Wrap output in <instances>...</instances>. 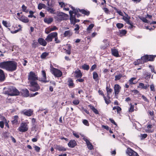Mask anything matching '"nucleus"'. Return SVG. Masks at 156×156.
Here are the masks:
<instances>
[{
    "label": "nucleus",
    "mask_w": 156,
    "mask_h": 156,
    "mask_svg": "<svg viewBox=\"0 0 156 156\" xmlns=\"http://www.w3.org/2000/svg\"><path fill=\"white\" fill-rule=\"evenodd\" d=\"M30 84V90L32 91H35L38 90L40 89V87L36 81L29 83Z\"/></svg>",
    "instance_id": "0eeeda50"
},
{
    "label": "nucleus",
    "mask_w": 156,
    "mask_h": 156,
    "mask_svg": "<svg viewBox=\"0 0 156 156\" xmlns=\"http://www.w3.org/2000/svg\"><path fill=\"white\" fill-rule=\"evenodd\" d=\"M126 16H123L122 19L126 22L128 24H130V22L129 21L130 17L128 16L127 15H126Z\"/></svg>",
    "instance_id": "a878e982"
},
{
    "label": "nucleus",
    "mask_w": 156,
    "mask_h": 156,
    "mask_svg": "<svg viewBox=\"0 0 156 156\" xmlns=\"http://www.w3.org/2000/svg\"><path fill=\"white\" fill-rule=\"evenodd\" d=\"M22 9L23 11V12L27 13L29 12V9H27V7L25 6L24 5H22Z\"/></svg>",
    "instance_id": "72a5a7b5"
},
{
    "label": "nucleus",
    "mask_w": 156,
    "mask_h": 156,
    "mask_svg": "<svg viewBox=\"0 0 156 156\" xmlns=\"http://www.w3.org/2000/svg\"><path fill=\"white\" fill-rule=\"evenodd\" d=\"M73 11H70L69 13L70 15V20L71 23L74 24L80 21L79 20H76V17L78 18L81 15L79 12H80L82 14L87 16H88L90 14V12L89 11L84 9H75L73 7H72Z\"/></svg>",
    "instance_id": "f257e3e1"
},
{
    "label": "nucleus",
    "mask_w": 156,
    "mask_h": 156,
    "mask_svg": "<svg viewBox=\"0 0 156 156\" xmlns=\"http://www.w3.org/2000/svg\"><path fill=\"white\" fill-rule=\"evenodd\" d=\"M45 7V5L44 4L40 3L38 5V8L39 9H41L42 8H44Z\"/></svg>",
    "instance_id": "37998d69"
},
{
    "label": "nucleus",
    "mask_w": 156,
    "mask_h": 156,
    "mask_svg": "<svg viewBox=\"0 0 156 156\" xmlns=\"http://www.w3.org/2000/svg\"><path fill=\"white\" fill-rule=\"evenodd\" d=\"M145 75H146L145 76L146 79H148L150 78L151 76V74L150 73L147 72L146 73Z\"/></svg>",
    "instance_id": "6e6d98bb"
},
{
    "label": "nucleus",
    "mask_w": 156,
    "mask_h": 156,
    "mask_svg": "<svg viewBox=\"0 0 156 156\" xmlns=\"http://www.w3.org/2000/svg\"><path fill=\"white\" fill-rule=\"evenodd\" d=\"M122 77V75L120 74L115 76V80H120L121 78Z\"/></svg>",
    "instance_id": "09e8293b"
},
{
    "label": "nucleus",
    "mask_w": 156,
    "mask_h": 156,
    "mask_svg": "<svg viewBox=\"0 0 156 156\" xmlns=\"http://www.w3.org/2000/svg\"><path fill=\"white\" fill-rule=\"evenodd\" d=\"M83 140L86 142L87 145V147L89 149L91 150L93 148V147L89 140L86 138L84 137L83 138Z\"/></svg>",
    "instance_id": "2eb2a0df"
},
{
    "label": "nucleus",
    "mask_w": 156,
    "mask_h": 156,
    "mask_svg": "<svg viewBox=\"0 0 156 156\" xmlns=\"http://www.w3.org/2000/svg\"><path fill=\"white\" fill-rule=\"evenodd\" d=\"M19 20L24 23H27L29 22L27 18L23 15H22L21 17H19Z\"/></svg>",
    "instance_id": "a211bd4d"
},
{
    "label": "nucleus",
    "mask_w": 156,
    "mask_h": 156,
    "mask_svg": "<svg viewBox=\"0 0 156 156\" xmlns=\"http://www.w3.org/2000/svg\"><path fill=\"white\" fill-rule=\"evenodd\" d=\"M22 112L23 114L26 115L28 116H30L32 115L33 111L30 109L28 110H24L22 111Z\"/></svg>",
    "instance_id": "4468645a"
},
{
    "label": "nucleus",
    "mask_w": 156,
    "mask_h": 156,
    "mask_svg": "<svg viewBox=\"0 0 156 156\" xmlns=\"http://www.w3.org/2000/svg\"><path fill=\"white\" fill-rule=\"evenodd\" d=\"M82 111L83 112H84L88 114H90L89 112L87 109H84L83 108H82Z\"/></svg>",
    "instance_id": "774afa93"
},
{
    "label": "nucleus",
    "mask_w": 156,
    "mask_h": 156,
    "mask_svg": "<svg viewBox=\"0 0 156 156\" xmlns=\"http://www.w3.org/2000/svg\"><path fill=\"white\" fill-rule=\"evenodd\" d=\"M69 7H71L72 9V7H73L71 6L70 5L66 4V5H65L63 7V9L64 10H65L66 11H68L69 10Z\"/></svg>",
    "instance_id": "a19ab883"
},
{
    "label": "nucleus",
    "mask_w": 156,
    "mask_h": 156,
    "mask_svg": "<svg viewBox=\"0 0 156 156\" xmlns=\"http://www.w3.org/2000/svg\"><path fill=\"white\" fill-rule=\"evenodd\" d=\"M136 78L135 77H132L129 80V83L130 84H134L135 83L133 82L134 80L136 79Z\"/></svg>",
    "instance_id": "49530a36"
},
{
    "label": "nucleus",
    "mask_w": 156,
    "mask_h": 156,
    "mask_svg": "<svg viewBox=\"0 0 156 156\" xmlns=\"http://www.w3.org/2000/svg\"><path fill=\"white\" fill-rule=\"evenodd\" d=\"M116 12L118 13L119 15L121 16H123V13L120 10H119L117 9H116Z\"/></svg>",
    "instance_id": "052dcab7"
},
{
    "label": "nucleus",
    "mask_w": 156,
    "mask_h": 156,
    "mask_svg": "<svg viewBox=\"0 0 156 156\" xmlns=\"http://www.w3.org/2000/svg\"><path fill=\"white\" fill-rule=\"evenodd\" d=\"M93 79L95 81H97L98 80V73L96 72H94L93 73Z\"/></svg>",
    "instance_id": "7c9ffc66"
},
{
    "label": "nucleus",
    "mask_w": 156,
    "mask_h": 156,
    "mask_svg": "<svg viewBox=\"0 0 156 156\" xmlns=\"http://www.w3.org/2000/svg\"><path fill=\"white\" fill-rule=\"evenodd\" d=\"M58 34L56 32V35L54 37L56 43H59L60 42V41L58 39Z\"/></svg>",
    "instance_id": "5fc2aeb1"
},
{
    "label": "nucleus",
    "mask_w": 156,
    "mask_h": 156,
    "mask_svg": "<svg viewBox=\"0 0 156 156\" xmlns=\"http://www.w3.org/2000/svg\"><path fill=\"white\" fill-rule=\"evenodd\" d=\"M112 54L114 56L116 57H119L118 51L116 49H112Z\"/></svg>",
    "instance_id": "bb28decb"
},
{
    "label": "nucleus",
    "mask_w": 156,
    "mask_h": 156,
    "mask_svg": "<svg viewBox=\"0 0 156 156\" xmlns=\"http://www.w3.org/2000/svg\"><path fill=\"white\" fill-rule=\"evenodd\" d=\"M75 27L74 30L75 31V33L76 34H78L79 31L78 30L80 29L79 26L78 25L76 24L75 25Z\"/></svg>",
    "instance_id": "79ce46f5"
},
{
    "label": "nucleus",
    "mask_w": 156,
    "mask_h": 156,
    "mask_svg": "<svg viewBox=\"0 0 156 156\" xmlns=\"http://www.w3.org/2000/svg\"><path fill=\"white\" fill-rule=\"evenodd\" d=\"M149 86L148 84L145 85L143 83H140L138 86V87L147 90Z\"/></svg>",
    "instance_id": "aec40b11"
},
{
    "label": "nucleus",
    "mask_w": 156,
    "mask_h": 156,
    "mask_svg": "<svg viewBox=\"0 0 156 156\" xmlns=\"http://www.w3.org/2000/svg\"><path fill=\"white\" fill-rule=\"evenodd\" d=\"M13 119L12 121V124H16L18 122V116L17 115H15L13 117Z\"/></svg>",
    "instance_id": "2f4dec72"
},
{
    "label": "nucleus",
    "mask_w": 156,
    "mask_h": 156,
    "mask_svg": "<svg viewBox=\"0 0 156 156\" xmlns=\"http://www.w3.org/2000/svg\"><path fill=\"white\" fill-rule=\"evenodd\" d=\"M141 20L144 23H150V21L148 20L146 18L143 17L141 19Z\"/></svg>",
    "instance_id": "4d7b16f0"
},
{
    "label": "nucleus",
    "mask_w": 156,
    "mask_h": 156,
    "mask_svg": "<svg viewBox=\"0 0 156 156\" xmlns=\"http://www.w3.org/2000/svg\"><path fill=\"white\" fill-rule=\"evenodd\" d=\"M28 129V126L27 122H22L20 124V126L18 130L20 132H25L27 131Z\"/></svg>",
    "instance_id": "423d86ee"
},
{
    "label": "nucleus",
    "mask_w": 156,
    "mask_h": 156,
    "mask_svg": "<svg viewBox=\"0 0 156 156\" xmlns=\"http://www.w3.org/2000/svg\"><path fill=\"white\" fill-rule=\"evenodd\" d=\"M76 144V142L74 140H70L68 144L69 147L71 148L74 147Z\"/></svg>",
    "instance_id": "4be33fe9"
},
{
    "label": "nucleus",
    "mask_w": 156,
    "mask_h": 156,
    "mask_svg": "<svg viewBox=\"0 0 156 156\" xmlns=\"http://www.w3.org/2000/svg\"><path fill=\"white\" fill-rule=\"evenodd\" d=\"M152 128V125L151 124H149L147 126V128L145 129L146 132L147 133H152L153 131V130H151V129Z\"/></svg>",
    "instance_id": "b1692460"
},
{
    "label": "nucleus",
    "mask_w": 156,
    "mask_h": 156,
    "mask_svg": "<svg viewBox=\"0 0 156 156\" xmlns=\"http://www.w3.org/2000/svg\"><path fill=\"white\" fill-rule=\"evenodd\" d=\"M94 27V24H91L89 25L87 28V31L88 33H90L91 31V29Z\"/></svg>",
    "instance_id": "f704fd0d"
},
{
    "label": "nucleus",
    "mask_w": 156,
    "mask_h": 156,
    "mask_svg": "<svg viewBox=\"0 0 156 156\" xmlns=\"http://www.w3.org/2000/svg\"><path fill=\"white\" fill-rule=\"evenodd\" d=\"M148 61L147 55L142 56L140 59H139L134 62L135 65H137L140 64H143Z\"/></svg>",
    "instance_id": "39448f33"
},
{
    "label": "nucleus",
    "mask_w": 156,
    "mask_h": 156,
    "mask_svg": "<svg viewBox=\"0 0 156 156\" xmlns=\"http://www.w3.org/2000/svg\"><path fill=\"white\" fill-rule=\"evenodd\" d=\"M147 134H140L139 136L141 140H143L146 138L147 136Z\"/></svg>",
    "instance_id": "4c0bfd02"
},
{
    "label": "nucleus",
    "mask_w": 156,
    "mask_h": 156,
    "mask_svg": "<svg viewBox=\"0 0 156 156\" xmlns=\"http://www.w3.org/2000/svg\"><path fill=\"white\" fill-rule=\"evenodd\" d=\"M117 27L119 29H120L123 27V24L121 23H117L116 25Z\"/></svg>",
    "instance_id": "3c124183"
},
{
    "label": "nucleus",
    "mask_w": 156,
    "mask_h": 156,
    "mask_svg": "<svg viewBox=\"0 0 156 156\" xmlns=\"http://www.w3.org/2000/svg\"><path fill=\"white\" fill-rule=\"evenodd\" d=\"M68 17V15L62 12H59L57 16V18L60 21L67 20Z\"/></svg>",
    "instance_id": "1a4fd4ad"
},
{
    "label": "nucleus",
    "mask_w": 156,
    "mask_h": 156,
    "mask_svg": "<svg viewBox=\"0 0 156 156\" xmlns=\"http://www.w3.org/2000/svg\"><path fill=\"white\" fill-rule=\"evenodd\" d=\"M73 104L75 105H77L79 103V101L78 100H74L73 102Z\"/></svg>",
    "instance_id": "bf43d9fd"
},
{
    "label": "nucleus",
    "mask_w": 156,
    "mask_h": 156,
    "mask_svg": "<svg viewBox=\"0 0 156 156\" xmlns=\"http://www.w3.org/2000/svg\"><path fill=\"white\" fill-rule=\"evenodd\" d=\"M116 110L118 113H120L121 110V108L119 106H115L113 108V110Z\"/></svg>",
    "instance_id": "ea45409f"
},
{
    "label": "nucleus",
    "mask_w": 156,
    "mask_h": 156,
    "mask_svg": "<svg viewBox=\"0 0 156 156\" xmlns=\"http://www.w3.org/2000/svg\"><path fill=\"white\" fill-rule=\"evenodd\" d=\"M34 147L35 148V150L37 152H39L40 149V148L39 147L35 146Z\"/></svg>",
    "instance_id": "13d9d810"
},
{
    "label": "nucleus",
    "mask_w": 156,
    "mask_h": 156,
    "mask_svg": "<svg viewBox=\"0 0 156 156\" xmlns=\"http://www.w3.org/2000/svg\"><path fill=\"white\" fill-rule=\"evenodd\" d=\"M7 94L11 96H16L19 94V92L16 88L10 87L7 91Z\"/></svg>",
    "instance_id": "7ed1b4c3"
},
{
    "label": "nucleus",
    "mask_w": 156,
    "mask_h": 156,
    "mask_svg": "<svg viewBox=\"0 0 156 156\" xmlns=\"http://www.w3.org/2000/svg\"><path fill=\"white\" fill-rule=\"evenodd\" d=\"M56 148L59 151H66V149L62 146H58Z\"/></svg>",
    "instance_id": "e433bc0d"
},
{
    "label": "nucleus",
    "mask_w": 156,
    "mask_h": 156,
    "mask_svg": "<svg viewBox=\"0 0 156 156\" xmlns=\"http://www.w3.org/2000/svg\"><path fill=\"white\" fill-rule=\"evenodd\" d=\"M72 34L73 33L70 30H67L65 32L64 34V35L65 37L67 36H70L72 35Z\"/></svg>",
    "instance_id": "cd10ccee"
},
{
    "label": "nucleus",
    "mask_w": 156,
    "mask_h": 156,
    "mask_svg": "<svg viewBox=\"0 0 156 156\" xmlns=\"http://www.w3.org/2000/svg\"><path fill=\"white\" fill-rule=\"evenodd\" d=\"M82 68L83 69L87 70L89 69V66L88 65L84 64L82 65Z\"/></svg>",
    "instance_id": "c03bdc74"
},
{
    "label": "nucleus",
    "mask_w": 156,
    "mask_h": 156,
    "mask_svg": "<svg viewBox=\"0 0 156 156\" xmlns=\"http://www.w3.org/2000/svg\"><path fill=\"white\" fill-rule=\"evenodd\" d=\"M134 111V106L130 104V107L129 109V111L130 112H132Z\"/></svg>",
    "instance_id": "864d4df0"
},
{
    "label": "nucleus",
    "mask_w": 156,
    "mask_h": 156,
    "mask_svg": "<svg viewBox=\"0 0 156 156\" xmlns=\"http://www.w3.org/2000/svg\"><path fill=\"white\" fill-rule=\"evenodd\" d=\"M23 96L25 97H28L29 95V92L27 89L24 90L23 91Z\"/></svg>",
    "instance_id": "473e14b6"
},
{
    "label": "nucleus",
    "mask_w": 156,
    "mask_h": 156,
    "mask_svg": "<svg viewBox=\"0 0 156 156\" xmlns=\"http://www.w3.org/2000/svg\"><path fill=\"white\" fill-rule=\"evenodd\" d=\"M148 61H152L154 58L155 56L153 55H147Z\"/></svg>",
    "instance_id": "a18cd8bd"
},
{
    "label": "nucleus",
    "mask_w": 156,
    "mask_h": 156,
    "mask_svg": "<svg viewBox=\"0 0 156 156\" xmlns=\"http://www.w3.org/2000/svg\"><path fill=\"white\" fill-rule=\"evenodd\" d=\"M68 84L69 87H73L74 86V83L72 80L70 78L68 79Z\"/></svg>",
    "instance_id": "c756f323"
},
{
    "label": "nucleus",
    "mask_w": 156,
    "mask_h": 156,
    "mask_svg": "<svg viewBox=\"0 0 156 156\" xmlns=\"http://www.w3.org/2000/svg\"><path fill=\"white\" fill-rule=\"evenodd\" d=\"M106 89L107 91V97L109 98V99L110 98V93L112 92V90L111 88H109L108 86L106 87Z\"/></svg>",
    "instance_id": "c85d7f7f"
},
{
    "label": "nucleus",
    "mask_w": 156,
    "mask_h": 156,
    "mask_svg": "<svg viewBox=\"0 0 156 156\" xmlns=\"http://www.w3.org/2000/svg\"><path fill=\"white\" fill-rule=\"evenodd\" d=\"M103 42L105 43V45L103 47H102V48L104 49L108 45V42L107 40H104L103 41Z\"/></svg>",
    "instance_id": "58836bf2"
},
{
    "label": "nucleus",
    "mask_w": 156,
    "mask_h": 156,
    "mask_svg": "<svg viewBox=\"0 0 156 156\" xmlns=\"http://www.w3.org/2000/svg\"><path fill=\"white\" fill-rule=\"evenodd\" d=\"M51 72L55 76L60 77L62 75V73L60 70L52 67L51 69Z\"/></svg>",
    "instance_id": "6e6552de"
},
{
    "label": "nucleus",
    "mask_w": 156,
    "mask_h": 156,
    "mask_svg": "<svg viewBox=\"0 0 156 156\" xmlns=\"http://www.w3.org/2000/svg\"><path fill=\"white\" fill-rule=\"evenodd\" d=\"M17 64L13 61L4 62H0V68L5 69L9 71H13L16 70Z\"/></svg>",
    "instance_id": "f03ea898"
},
{
    "label": "nucleus",
    "mask_w": 156,
    "mask_h": 156,
    "mask_svg": "<svg viewBox=\"0 0 156 156\" xmlns=\"http://www.w3.org/2000/svg\"><path fill=\"white\" fill-rule=\"evenodd\" d=\"M56 32H53L49 34L45 39V40L48 42L51 41L52 39L56 35Z\"/></svg>",
    "instance_id": "9b49d317"
},
{
    "label": "nucleus",
    "mask_w": 156,
    "mask_h": 156,
    "mask_svg": "<svg viewBox=\"0 0 156 156\" xmlns=\"http://www.w3.org/2000/svg\"><path fill=\"white\" fill-rule=\"evenodd\" d=\"M150 88L151 91H155L154 86L153 84H152L151 85Z\"/></svg>",
    "instance_id": "e2e57ef3"
},
{
    "label": "nucleus",
    "mask_w": 156,
    "mask_h": 156,
    "mask_svg": "<svg viewBox=\"0 0 156 156\" xmlns=\"http://www.w3.org/2000/svg\"><path fill=\"white\" fill-rule=\"evenodd\" d=\"M37 75L33 72H30L28 76L29 83L36 81L38 80Z\"/></svg>",
    "instance_id": "20e7f679"
},
{
    "label": "nucleus",
    "mask_w": 156,
    "mask_h": 156,
    "mask_svg": "<svg viewBox=\"0 0 156 156\" xmlns=\"http://www.w3.org/2000/svg\"><path fill=\"white\" fill-rule=\"evenodd\" d=\"M121 89V87L120 86L119 84H116L115 85L114 89L115 96L117 97L118 96V94L120 92Z\"/></svg>",
    "instance_id": "f8f14e48"
},
{
    "label": "nucleus",
    "mask_w": 156,
    "mask_h": 156,
    "mask_svg": "<svg viewBox=\"0 0 156 156\" xmlns=\"http://www.w3.org/2000/svg\"><path fill=\"white\" fill-rule=\"evenodd\" d=\"M51 31V30L50 27H48L47 28H46L45 31V33H46L47 34H48Z\"/></svg>",
    "instance_id": "603ef678"
},
{
    "label": "nucleus",
    "mask_w": 156,
    "mask_h": 156,
    "mask_svg": "<svg viewBox=\"0 0 156 156\" xmlns=\"http://www.w3.org/2000/svg\"><path fill=\"white\" fill-rule=\"evenodd\" d=\"M126 153L129 156H139L138 153L130 148H127Z\"/></svg>",
    "instance_id": "9d476101"
},
{
    "label": "nucleus",
    "mask_w": 156,
    "mask_h": 156,
    "mask_svg": "<svg viewBox=\"0 0 156 156\" xmlns=\"http://www.w3.org/2000/svg\"><path fill=\"white\" fill-rule=\"evenodd\" d=\"M126 33V31L124 30H122L120 31L119 36L122 37L125 35Z\"/></svg>",
    "instance_id": "c9c22d12"
},
{
    "label": "nucleus",
    "mask_w": 156,
    "mask_h": 156,
    "mask_svg": "<svg viewBox=\"0 0 156 156\" xmlns=\"http://www.w3.org/2000/svg\"><path fill=\"white\" fill-rule=\"evenodd\" d=\"M41 72L43 77L41 78L40 81L44 83H46L48 82V81L46 80L47 77L45 71L44 70H42V71Z\"/></svg>",
    "instance_id": "dca6fc26"
},
{
    "label": "nucleus",
    "mask_w": 156,
    "mask_h": 156,
    "mask_svg": "<svg viewBox=\"0 0 156 156\" xmlns=\"http://www.w3.org/2000/svg\"><path fill=\"white\" fill-rule=\"evenodd\" d=\"M70 50L71 47L70 46H69L68 50H66V53L68 54H70Z\"/></svg>",
    "instance_id": "0e129e2a"
},
{
    "label": "nucleus",
    "mask_w": 156,
    "mask_h": 156,
    "mask_svg": "<svg viewBox=\"0 0 156 156\" xmlns=\"http://www.w3.org/2000/svg\"><path fill=\"white\" fill-rule=\"evenodd\" d=\"M83 122L84 125L86 126H89V124L88 122L86 119L83 120Z\"/></svg>",
    "instance_id": "8fccbe9b"
},
{
    "label": "nucleus",
    "mask_w": 156,
    "mask_h": 156,
    "mask_svg": "<svg viewBox=\"0 0 156 156\" xmlns=\"http://www.w3.org/2000/svg\"><path fill=\"white\" fill-rule=\"evenodd\" d=\"M73 74L76 78H81L82 76V73L80 70L78 69L73 72Z\"/></svg>",
    "instance_id": "ddd939ff"
},
{
    "label": "nucleus",
    "mask_w": 156,
    "mask_h": 156,
    "mask_svg": "<svg viewBox=\"0 0 156 156\" xmlns=\"http://www.w3.org/2000/svg\"><path fill=\"white\" fill-rule=\"evenodd\" d=\"M48 53L46 52L43 53L41 55V57L42 58H44L48 55Z\"/></svg>",
    "instance_id": "de8ad7c7"
},
{
    "label": "nucleus",
    "mask_w": 156,
    "mask_h": 156,
    "mask_svg": "<svg viewBox=\"0 0 156 156\" xmlns=\"http://www.w3.org/2000/svg\"><path fill=\"white\" fill-rule=\"evenodd\" d=\"M5 80V76L3 71L0 69V82H2Z\"/></svg>",
    "instance_id": "5701e85b"
},
{
    "label": "nucleus",
    "mask_w": 156,
    "mask_h": 156,
    "mask_svg": "<svg viewBox=\"0 0 156 156\" xmlns=\"http://www.w3.org/2000/svg\"><path fill=\"white\" fill-rule=\"evenodd\" d=\"M53 20V19L51 17H45L44 19V22L47 24L51 23Z\"/></svg>",
    "instance_id": "412c9836"
},
{
    "label": "nucleus",
    "mask_w": 156,
    "mask_h": 156,
    "mask_svg": "<svg viewBox=\"0 0 156 156\" xmlns=\"http://www.w3.org/2000/svg\"><path fill=\"white\" fill-rule=\"evenodd\" d=\"M50 29H51V31H54V30H55L58 29V28H57V27L56 26H54L53 27H50Z\"/></svg>",
    "instance_id": "338daca9"
},
{
    "label": "nucleus",
    "mask_w": 156,
    "mask_h": 156,
    "mask_svg": "<svg viewBox=\"0 0 156 156\" xmlns=\"http://www.w3.org/2000/svg\"><path fill=\"white\" fill-rule=\"evenodd\" d=\"M88 106L90 107V108L92 110L95 114H99L98 110L94 106L91 105H89Z\"/></svg>",
    "instance_id": "393cba45"
},
{
    "label": "nucleus",
    "mask_w": 156,
    "mask_h": 156,
    "mask_svg": "<svg viewBox=\"0 0 156 156\" xmlns=\"http://www.w3.org/2000/svg\"><path fill=\"white\" fill-rule=\"evenodd\" d=\"M45 40L42 38H40L38 39V41L39 43L41 45L45 46L47 44V42Z\"/></svg>",
    "instance_id": "f3484780"
},
{
    "label": "nucleus",
    "mask_w": 156,
    "mask_h": 156,
    "mask_svg": "<svg viewBox=\"0 0 156 156\" xmlns=\"http://www.w3.org/2000/svg\"><path fill=\"white\" fill-rule=\"evenodd\" d=\"M2 45L3 46L5 47L6 48L9 49L12 48L13 47L12 44L8 41L5 44H3Z\"/></svg>",
    "instance_id": "6ab92c4d"
},
{
    "label": "nucleus",
    "mask_w": 156,
    "mask_h": 156,
    "mask_svg": "<svg viewBox=\"0 0 156 156\" xmlns=\"http://www.w3.org/2000/svg\"><path fill=\"white\" fill-rule=\"evenodd\" d=\"M104 98L106 103L107 104H108L110 102V100L109 99L107 100L105 96H104Z\"/></svg>",
    "instance_id": "680f3d73"
},
{
    "label": "nucleus",
    "mask_w": 156,
    "mask_h": 156,
    "mask_svg": "<svg viewBox=\"0 0 156 156\" xmlns=\"http://www.w3.org/2000/svg\"><path fill=\"white\" fill-rule=\"evenodd\" d=\"M59 5H60L61 7L63 8L66 4L63 2H59Z\"/></svg>",
    "instance_id": "69168bd1"
}]
</instances>
